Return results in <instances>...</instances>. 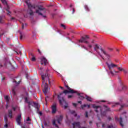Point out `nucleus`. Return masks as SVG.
<instances>
[{"label":"nucleus","mask_w":128,"mask_h":128,"mask_svg":"<svg viewBox=\"0 0 128 128\" xmlns=\"http://www.w3.org/2000/svg\"><path fill=\"white\" fill-rule=\"evenodd\" d=\"M26 4L28 6V8H30L28 11V13L30 16H34V11L36 10L35 12L36 14L42 16L43 18H46V15L44 14L46 12V10L44 7L42 6H32L28 0L26 1Z\"/></svg>","instance_id":"nucleus-1"},{"label":"nucleus","mask_w":128,"mask_h":128,"mask_svg":"<svg viewBox=\"0 0 128 128\" xmlns=\"http://www.w3.org/2000/svg\"><path fill=\"white\" fill-rule=\"evenodd\" d=\"M46 73H41L40 74L42 80V86L44 88L43 92L45 94H46L48 92V86L47 82H48L49 84H50V75L48 73V70H46Z\"/></svg>","instance_id":"nucleus-2"},{"label":"nucleus","mask_w":128,"mask_h":128,"mask_svg":"<svg viewBox=\"0 0 128 128\" xmlns=\"http://www.w3.org/2000/svg\"><path fill=\"white\" fill-rule=\"evenodd\" d=\"M65 86L68 88V90H64L63 92L58 96V98L59 100L60 104H62V107L64 108H67L68 103H66L64 98H62V96L63 94H74L76 92H74V90L70 88L68 85H66Z\"/></svg>","instance_id":"nucleus-3"},{"label":"nucleus","mask_w":128,"mask_h":128,"mask_svg":"<svg viewBox=\"0 0 128 128\" xmlns=\"http://www.w3.org/2000/svg\"><path fill=\"white\" fill-rule=\"evenodd\" d=\"M106 64L108 66L109 70H110V73L112 75H116L118 73H120V71L112 70V68H114V67H118V65H116V64H114L113 63H110V64H108V62H106Z\"/></svg>","instance_id":"nucleus-4"},{"label":"nucleus","mask_w":128,"mask_h":128,"mask_svg":"<svg viewBox=\"0 0 128 128\" xmlns=\"http://www.w3.org/2000/svg\"><path fill=\"white\" fill-rule=\"evenodd\" d=\"M90 39V37L88 35H84V36H82L81 38V43H85L86 44H88V48L90 49L92 48V46L91 44H90L88 40Z\"/></svg>","instance_id":"nucleus-5"},{"label":"nucleus","mask_w":128,"mask_h":128,"mask_svg":"<svg viewBox=\"0 0 128 128\" xmlns=\"http://www.w3.org/2000/svg\"><path fill=\"white\" fill-rule=\"evenodd\" d=\"M62 120V116H60L56 119L52 121V124L56 128H58V124H60V122Z\"/></svg>","instance_id":"nucleus-6"},{"label":"nucleus","mask_w":128,"mask_h":128,"mask_svg":"<svg viewBox=\"0 0 128 128\" xmlns=\"http://www.w3.org/2000/svg\"><path fill=\"white\" fill-rule=\"evenodd\" d=\"M92 107L95 108V111L96 112H98V110H100L101 112V116H106V112H102V108L101 107V106H96L95 104H94L92 105Z\"/></svg>","instance_id":"nucleus-7"},{"label":"nucleus","mask_w":128,"mask_h":128,"mask_svg":"<svg viewBox=\"0 0 128 128\" xmlns=\"http://www.w3.org/2000/svg\"><path fill=\"white\" fill-rule=\"evenodd\" d=\"M24 98H25V102H27L28 104H29V106L30 104H33L35 108H38V103L28 102V96H27L25 97Z\"/></svg>","instance_id":"nucleus-8"},{"label":"nucleus","mask_w":128,"mask_h":128,"mask_svg":"<svg viewBox=\"0 0 128 128\" xmlns=\"http://www.w3.org/2000/svg\"><path fill=\"white\" fill-rule=\"evenodd\" d=\"M41 64H44V66H46L48 64V60L46 58L42 56L40 58Z\"/></svg>","instance_id":"nucleus-9"},{"label":"nucleus","mask_w":128,"mask_h":128,"mask_svg":"<svg viewBox=\"0 0 128 128\" xmlns=\"http://www.w3.org/2000/svg\"><path fill=\"white\" fill-rule=\"evenodd\" d=\"M123 118H124L122 117V116H120V120H119L118 118V116H116V117L115 118V120H119V122H120V125L121 126H122V128H124V124L122 123V119H123Z\"/></svg>","instance_id":"nucleus-10"},{"label":"nucleus","mask_w":128,"mask_h":128,"mask_svg":"<svg viewBox=\"0 0 128 128\" xmlns=\"http://www.w3.org/2000/svg\"><path fill=\"white\" fill-rule=\"evenodd\" d=\"M4 4H6L7 8L6 9V12H8L7 14L10 15V12L8 10V4L6 3V0H0Z\"/></svg>","instance_id":"nucleus-11"},{"label":"nucleus","mask_w":128,"mask_h":128,"mask_svg":"<svg viewBox=\"0 0 128 128\" xmlns=\"http://www.w3.org/2000/svg\"><path fill=\"white\" fill-rule=\"evenodd\" d=\"M100 50L102 53L106 56V57L108 58V59H110V58L111 57L110 55L108 54L105 50H104L102 48H100Z\"/></svg>","instance_id":"nucleus-12"},{"label":"nucleus","mask_w":128,"mask_h":128,"mask_svg":"<svg viewBox=\"0 0 128 128\" xmlns=\"http://www.w3.org/2000/svg\"><path fill=\"white\" fill-rule=\"evenodd\" d=\"M73 128H80V122H75L72 124Z\"/></svg>","instance_id":"nucleus-13"},{"label":"nucleus","mask_w":128,"mask_h":128,"mask_svg":"<svg viewBox=\"0 0 128 128\" xmlns=\"http://www.w3.org/2000/svg\"><path fill=\"white\" fill-rule=\"evenodd\" d=\"M52 114H56V104H54L52 106Z\"/></svg>","instance_id":"nucleus-14"},{"label":"nucleus","mask_w":128,"mask_h":128,"mask_svg":"<svg viewBox=\"0 0 128 128\" xmlns=\"http://www.w3.org/2000/svg\"><path fill=\"white\" fill-rule=\"evenodd\" d=\"M20 120H22V115H18L16 119V122L20 126Z\"/></svg>","instance_id":"nucleus-15"},{"label":"nucleus","mask_w":128,"mask_h":128,"mask_svg":"<svg viewBox=\"0 0 128 128\" xmlns=\"http://www.w3.org/2000/svg\"><path fill=\"white\" fill-rule=\"evenodd\" d=\"M94 49L95 51L98 52V49H100V46L98 45V44H95Z\"/></svg>","instance_id":"nucleus-16"},{"label":"nucleus","mask_w":128,"mask_h":128,"mask_svg":"<svg viewBox=\"0 0 128 128\" xmlns=\"http://www.w3.org/2000/svg\"><path fill=\"white\" fill-rule=\"evenodd\" d=\"M86 106H88V108H90V105H86V104H84V105H82V106H81V108H86Z\"/></svg>","instance_id":"nucleus-17"},{"label":"nucleus","mask_w":128,"mask_h":128,"mask_svg":"<svg viewBox=\"0 0 128 128\" xmlns=\"http://www.w3.org/2000/svg\"><path fill=\"white\" fill-rule=\"evenodd\" d=\"M86 99L87 100H89V102H92V100L91 97H88V96H86Z\"/></svg>","instance_id":"nucleus-18"},{"label":"nucleus","mask_w":128,"mask_h":128,"mask_svg":"<svg viewBox=\"0 0 128 128\" xmlns=\"http://www.w3.org/2000/svg\"><path fill=\"white\" fill-rule=\"evenodd\" d=\"M118 70L120 71H124L125 73H126V72L125 70H124L122 68H121L120 67H118Z\"/></svg>","instance_id":"nucleus-19"},{"label":"nucleus","mask_w":128,"mask_h":128,"mask_svg":"<svg viewBox=\"0 0 128 128\" xmlns=\"http://www.w3.org/2000/svg\"><path fill=\"white\" fill-rule=\"evenodd\" d=\"M12 110H10L8 111L9 116H10V118H12Z\"/></svg>","instance_id":"nucleus-20"},{"label":"nucleus","mask_w":128,"mask_h":128,"mask_svg":"<svg viewBox=\"0 0 128 128\" xmlns=\"http://www.w3.org/2000/svg\"><path fill=\"white\" fill-rule=\"evenodd\" d=\"M122 90H126V86L124 85H122Z\"/></svg>","instance_id":"nucleus-21"},{"label":"nucleus","mask_w":128,"mask_h":128,"mask_svg":"<svg viewBox=\"0 0 128 128\" xmlns=\"http://www.w3.org/2000/svg\"><path fill=\"white\" fill-rule=\"evenodd\" d=\"M4 99L6 100V102H8V96H5Z\"/></svg>","instance_id":"nucleus-22"},{"label":"nucleus","mask_w":128,"mask_h":128,"mask_svg":"<svg viewBox=\"0 0 128 128\" xmlns=\"http://www.w3.org/2000/svg\"><path fill=\"white\" fill-rule=\"evenodd\" d=\"M70 114H74V116H76V112L74 110H72L70 112Z\"/></svg>","instance_id":"nucleus-23"},{"label":"nucleus","mask_w":128,"mask_h":128,"mask_svg":"<svg viewBox=\"0 0 128 128\" xmlns=\"http://www.w3.org/2000/svg\"><path fill=\"white\" fill-rule=\"evenodd\" d=\"M12 94H14V96H16V90L14 89L12 90Z\"/></svg>","instance_id":"nucleus-24"},{"label":"nucleus","mask_w":128,"mask_h":128,"mask_svg":"<svg viewBox=\"0 0 128 128\" xmlns=\"http://www.w3.org/2000/svg\"><path fill=\"white\" fill-rule=\"evenodd\" d=\"M60 26H62V28H64V30H66V25L64 24H61Z\"/></svg>","instance_id":"nucleus-25"},{"label":"nucleus","mask_w":128,"mask_h":128,"mask_svg":"<svg viewBox=\"0 0 128 128\" xmlns=\"http://www.w3.org/2000/svg\"><path fill=\"white\" fill-rule=\"evenodd\" d=\"M31 60H32V62H36V58L33 56Z\"/></svg>","instance_id":"nucleus-26"},{"label":"nucleus","mask_w":128,"mask_h":128,"mask_svg":"<svg viewBox=\"0 0 128 128\" xmlns=\"http://www.w3.org/2000/svg\"><path fill=\"white\" fill-rule=\"evenodd\" d=\"M85 116H86V118H88V111H86V112H85Z\"/></svg>","instance_id":"nucleus-27"},{"label":"nucleus","mask_w":128,"mask_h":128,"mask_svg":"<svg viewBox=\"0 0 128 128\" xmlns=\"http://www.w3.org/2000/svg\"><path fill=\"white\" fill-rule=\"evenodd\" d=\"M124 106H128V105H125V104H124V105H121V108L120 110H122Z\"/></svg>","instance_id":"nucleus-28"},{"label":"nucleus","mask_w":128,"mask_h":128,"mask_svg":"<svg viewBox=\"0 0 128 128\" xmlns=\"http://www.w3.org/2000/svg\"><path fill=\"white\" fill-rule=\"evenodd\" d=\"M24 26H26V24H22V28H24Z\"/></svg>","instance_id":"nucleus-29"},{"label":"nucleus","mask_w":128,"mask_h":128,"mask_svg":"<svg viewBox=\"0 0 128 128\" xmlns=\"http://www.w3.org/2000/svg\"><path fill=\"white\" fill-rule=\"evenodd\" d=\"M74 96L72 95H68V98H73Z\"/></svg>","instance_id":"nucleus-30"},{"label":"nucleus","mask_w":128,"mask_h":128,"mask_svg":"<svg viewBox=\"0 0 128 128\" xmlns=\"http://www.w3.org/2000/svg\"><path fill=\"white\" fill-rule=\"evenodd\" d=\"M81 47L82 48H84V49H86V50H87V48H86V46H84V45H81Z\"/></svg>","instance_id":"nucleus-31"},{"label":"nucleus","mask_w":128,"mask_h":128,"mask_svg":"<svg viewBox=\"0 0 128 128\" xmlns=\"http://www.w3.org/2000/svg\"><path fill=\"white\" fill-rule=\"evenodd\" d=\"M104 108H106V110H110V108H108L107 106H106V105L104 106Z\"/></svg>","instance_id":"nucleus-32"},{"label":"nucleus","mask_w":128,"mask_h":128,"mask_svg":"<svg viewBox=\"0 0 128 128\" xmlns=\"http://www.w3.org/2000/svg\"><path fill=\"white\" fill-rule=\"evenodd\" d=\"M26 120V122L30 121V118L28 117V118H27V119Z\"/></svg>","instance_id":"nucleus-33"},{"label":"nucleus","mask_w":128,"mask_h":128,"mask_svg":"<svg viewBox=\"0 0 128 128\" xmlns=\"http://www.w3.org/2000/svg\"><path fill=\"white\" fill-rule=\"evenodd\" d=\"M38 52L40 54H42V52H40V49H38Z\"/></svg>","instance_id":"nucleus-34"},{"label":"nucleus","mask_w":128,"mask_h":128,"mask_svg":"<svg viewBox=\"0 0 128 128\" xmlns=\"http://www.w3.org/2000/svg\"><path fill=\"white\" fill-rule=\"evenodd\" d=\"M108 51H112L113 49L112 48H108Z\"/></svg>","instance_id":"nucleus-35"},{"label":"nucleus","mask_w":128,"mask_h":128,"mask_svg":"<svg viewBox=\"0 0 128 128\" xmlns=\"http://www.w3.org/2000/svg\"><path fill=\"white\" fill-rule=\"evenodd\" d=\"M14 82L16 84H20V81H18V82H16V81L14 80Z\"/></svg>","instance_id":"nucleus-36"},{"label":"nucleus","mask_w":128,"mask_h":128,"mask_svg":"<svg viewBox=\"0 0 128 128\" xmlns=\"http://www.w3.org/2000/svg\"><path fill=\"white\" fill-rule=\"evenodd\" d=\"M113 128V126L111 125V126H108V128Z\"/></svg>","instance_id":"nucleus-37"},{"label":"nucleus","mask_w":128,"mask_h":128,"mask_svg":"<svg viewBox=\"0 0 128 128\" xmlns=\"http://www.w3.org/2000/svg\"><path fill=\"white\" fill-rule=\"evenodd\" d=\"M72 104H73V106H76V103H73Z\"/></svg>","instance_id":"nucleus-38"},{"label":"nucleus","mask_w":128,"mask_h":128,"mask_svg":"<svg viewBox=\"0 0 128 128\" xmlns=\"http://www.w3.org/2000/svg\"><path fill=\"white\" fill-rule=\"evenodd\" d=\"M105 124H102V128H105Z\"/></svg>","instance_id":"nucleus-39"},{"label":"nucleus","mask_w":128,"mask_h":128,"mask_svg":"<svg viewBox=\"0 0 128 128\" xmlns=\"http://www.w3.org/2000/svg\"><path fill=\"white\" fill-rule=\"evenodd\" d=\"M108 120H112V118H111L110 116H108Z\"/></svg>","instance_id":"nucleus-40"},{"label":"nucleus","mask_w":128,"mask_h":128,"mask_svg":"<svg viewBox=\"0 0 128 128\" xmlns=\"http://www.w3.org/2000/svg\"><path fill=\"white\" fill-rule=\"evenodd\" d=\"M123 116H124L125 118H126V114H123Z\"/></svg>","instance_id":"nucleus-41"},{"label":"nucleus","mask_w":128,"mask_h":128,"mask_svg":"<svg viewBox=\"0 0 128 128\" xmlns=\"http://www.w3.org/2000/svg\"><path fill=\"white\" fill-rule=\"evenodd\" d=\"M4 128H8V124H6L4 125Z\"/></svg>","instance_id":"nucleus-42"},{"label":"nucleus","mask_w":128,"mask_h":128,"mask_svg":"<svg viewBox=\"0 0 128 128\" xmlns=\"http://www.w3.org/2000/svg\"><path fill=\"white\" fill-rule=\"evenodd\" d=\"M74 8H73V10H72V14H74Z\"/></svg>","instance_id":"nucleus-43"},{"label":"nucleus","mask_w":128,"mask_h":128,"mask_svg":"<svg viewBox=\"0 0 128 128\" xmlns=\"http://www.w3.org/2000/svg\"><path fill=\"white\" fill-rule=\"evenodd\" d=\"M92 120H90L89 123H90V124H92Z\"/></svg>","instance_id":"nucleus-44"},{"label":"nucleus","mask_w":128,"mask_h":128,"mask_svg":"<svg viewBox=\"0 0 128 128\" xmlns=\"http://www.w3.org/2000/svg\"><path fill=\"white\" fill-rule=\"evenodd\" d=\"M20 40H22V35H20Z\"/></svg>","instance_id":"nucleus-45"},{"label":"nucleus","mask_w":128,"mask_h":128,"mask_svg":"<svg viewBox=\"0 0 128 128\" xmlns=\"http://www.w3.org/2000/svg\"><path fill=\"white\" fill-rule=\"evenodd\" d=\"M94 40H92V43H94Z\"/></svg>","instance_id":"nucleus-46"},{"label":"nucleus","mask_w":128,"mask_h":128,"mask_svg":"<svg viewBox=\"0 0 128 128\" xmlns=\"http://www.w3.org/2000/svg\"><path fill=\"white\" fill-rule=\"evenodd\" d=\"M0 22H2V18H0Z\"/></svg>","instance_id":"nucleus-47"},{"label":"nucleus","mask_w":128,"mask_h":128,"mask_svg":"<svg viewBox=\"0 0 128 128\" xmlns=\"http://www.w3.org/2000/svg\"><path fill=\"white\" fill-rule=\"evenodd\" d=\"M81 128H86V126H81Z\"/></svg>","instance_id":"nucleus-48"},{"label":"nucleus","mask_w":128,"mask_h":128,"mask_svg":"<svg viewBox=\"0 0 128 128\" xmlns=\"http://www.w3.org/2000/svg\"><path fill=\"white\" fill-rule=\"evenodd\" d=\"M13 110H16V108H13Z\"/></svg>","instance_id":"nucleus-49"},{"label":"nucleus","mask_w":128,"mask_h":128,"mask_svg":"<svg viewBox=\"0 0 128 128\" xmlns=\"http://www.w3.org/2000/svg\"><path fill=\"white\" fill-rule=\"evenodd\" d=\"M60 88H62V90H64V88L60 86Z\"/></svg>","instance_id":"nucleus-50"},{"label":"nucleus","mask_w":128,"mask_h":128,"mask_svg":"<svg viewBox=\"0 0 128 128\" xmlns=\"http://www.w3.org/2000/svg\"><path fill=\"white\" fill-rule=\"evenodd\" d=\"M39 68L40 70H42V68Z\"/></svg>","instance_id":"nucleus-51"},{"label":"nucleus","mask_w":128,"mask_h":128,"mask_svg":"<svg viewBox=\"0 0 128 128\" xmlns=\"http://www.w3.org/2000/svg\"><path fill=\"white\" fill-rule=\"evenodd\" d=\"M22 128H24V126H22Z\"/></svg>","instance_id":"nucleus-52"},{"label":"nucleus","mask_w":128,"mask_h":128,"mask_svg":"<svg viewBox=\"0 0 128 128\" xmlns=\"http://www.w3.org/2000/svg\"><path fill=\"white\" fill-rule=\"evenodd\" d=\"M40 116H42V112H40Z\"/></svg>","instance_id":"nucleus-53"},{"label":"nucleus","mask_w":128,"mask_h":128,"mask_svg":"<svg viewBox=\"0 0 128 128\" xmlns=\"http://www.w3.org/2000/svg\"><path fill=\"white\" fill-rule=\"evenodd\" d=\"M2 80H4V78H2Z\"/></svg>","instance_id":"nucleus-54"},{"label":"nucleus","mask_w":128,"mask_h":128,"mask_svg":"<svg viewBox=\"0 0 128 128\" xmlns=\"http://www.w3.org/2000/svg\"><path fill=\"white\" fill-rule=\"evenodd\" d=\"M5 120H6V117L5 116Z\"/></svg>","instance_id":"nucleus-55"},{"label":"nucleus","mask_w":128,"mask_h":128,"mask_svg":"<svg viewBox=\"0 0 128 128\" xmlns=\"http://www.w3.org/2000/svg\"><path fill=\"white\" fill-rule=\"evenodd\" d=\"M42 128H44V125H42Z\"/></svg>","instance_id":"nucleus-56"},{"label":"nucleus","mask_w":128,"mask_h":128,"mask_svg":"<svg viewBox=\"0 0 128 128\" xmlns=\"http://www.w3.org/2000/svg\"><path fill=\"white\" fill-rule=\"evenodd\" d=\"M120 103H116V104H119Z\"/></svg>","instance_id":"nucleus-57"},{"label":"nucleus","mask_w":128,"mask_h":128,"mask_svg":"<svg viewBox=\"0 0 128 128\" xmlns=\"http://www.w3.org/2000/svg\"><path fill=\"white\" fill-rule=\"evenodd\" d=\"M12 20H14V18H12Z\"/></svg>","instance_id":"nucleus-58"},{"label":"nucleus","mask_w":128,"mask_h":128,"mask_svg":"<svg viewBox=\"0 0 128 128\" xmlns=\"http://www.w3.org/2000/svg\"><path fill=\"white\" fill-rule=\"evenodd\" d=\"M83 98V97H82V96H81V98Z\"/></svg>","instance_id":"nucleus-59"},{"label":"nucleus","mask_w":128,"mask_h":128,"mask_svg":"<svg viewBox=\"0 0 128 128\" xmlns=\"http://www.w3.org/2000/svg\"><path fill=\"white\" fill-rule=\"evenodd\" d=\"M26 96H28V93H26Z\"/></svg>","instance_id":"nucleus-60"},{"label":"nucleus","mask_w":128,"mask_h":128,"mask_svg":"<svg viewBox=\"0 0 128 128\" xmlns=\"http://www.w3.org/2000/svg\"><path fill=\"white\" fill-rule=\"evenodd\" d=\"M0 8H2V6H0Z\"/></svg>","instance_id":"nucleus-61"},{"label":"nucleus","mask_w":128,"mask_h":128,"mask_svg":"<svg viewBox=\"0 0 128 128\" xmlns=\"http://www.w3.org/2000/svg\"><path fill=\"white\" fill-rule=\"evenodd\" d=\"M78 96H80V94H78Z\"/></svg>","instance_id":"nucleus-62"},{"label":"nucleus","mask_w":128,"mask_h":128,"mask_svg":"<svg viewBox=\"0 0 128 128\" xmlns=\"http://www.w3.org/2000/svg\"><path fill=\"white\" fill-rule=\"evenodd\" d=\"M28 124H30V122H28Z\"/></svg>","instance_id":"nucleus-63"},{"label":"nucleus","mask_w":128,"mask_h":128,"mask_svg":"<svg viewBox=\"0 0 128 128\" xmlns=\"http://www.w3.org/2000/svg\"><path fill=\"white\" fill-rule=\"evenodd\" d=\"M102 102H105V101H103V100H102Z\"/></svg>","instance_id":"nucleus-64"}]
</instances>
